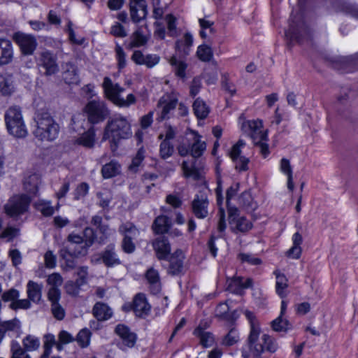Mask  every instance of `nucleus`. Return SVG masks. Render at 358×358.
I'll list each match as a JSON object with an SVG mask.
<instances>
[{
  "mask_svg": "<svg viewBox=\"0 0 358 358\" xmlns=\"http://www.w3.org/2000/svg\"><path fill=\"white\" fill-rule=\"evenodd\" d=\"M132 136L131 125L127 117L115 114L107 122L105 127L103 141H108L113 151H115L121 140Z\"/></svg>",
  "mask_w": 358,
  "mask_h": 358,
  "instance_id": "nucleus-1",
  "label": "nucleus"
},
{
  "mask_svg": "<svg viewBox=\"0 0 358 358\" xmlns=\"http://www.w3.org/2000/svg\"><path fill=\"white\" fill-rule=\"evenodd\" d=\"M255 328L253 327L248 336L249 352H243L245 358L257 357L265 350L274 352L278 348V345L272 338L267 334H263L262 337H259L260 330H257Z\"/></svg>",
  "mask_w": 358,
  "mask_h": 358,
  "instance_id": "nucleus-2",
  "label": "nucleus"
},
{
  "mask_svg": "<svg viewBox=\"0 0 358 358\" xmlns=\"http://www.w3.org/2000/svg\"><path fill=\"white\" fill-rule=\"evenodd\" d=\"M241 129L250 136L262 155L266 158L269 154V150L267 143V131L263 129L262 121L260 120L243 121Z\"/></svg>",
  "mask_w": 358,
  "mask_h": 358,
  "instance_id": "nucleus-3",
  "label": "nucleus"
},
{
  "mask_svg": "<svg viewBox=\"0 0 358 358\" xmlns=\"http://www.w3.org/2000/svg\"><path fill=\"white\" fill-rule=\"evenodd\" d=\"M36 127L34 135L41 141H52L56 139L59 131L58 124L47 112L38 113L35 117Z\"/></svg>",
  "mask_w": 358,
  "mask_h": 358,
  "instance_id": "nucleus-4",
  "label": "nucleus"
},
{
  "mask_svg": "<svg viewBox=\"0 0 358 358\" xmlns=\"http://www.w3.org/2000/svg\"><path fill=\"white\" fill-rule=\"evenodd\" d=\"M4 120L8 133L16 138H24L28 131L20 106H10L4 114Z\"/></svg>",
  "mask_w": 358,
  "mask_h": 358,
  "instance_id": "nucleus-5",
  "label": "nucleus"
},
{
  "mask_svg": "<svg viewBox=\"0 0 358 358\" xmlns=\"http://www.w3.org/2000/svg\"><path fill=\"white\" fill-rule=\"evenodd\" d=\"M187 145L181 143L178 147L180 156L185 157L190 155L194 159L201 157L206 150V143L202 141V136L198 131L187 129L186 133Z\"/></svg>",
  "mask_w": 358,
  "mask_h": 358,
  "instance_id": "nucleus-6",
  "label": "nucleus"
},
{
  "mask_svg": "<svg viewBox=\"0 0 358 358\" xmlns=\"http://www.w3.org/2000/svg\"><path fill=\"white\" fill-rule=\"evenodd\" d=\"M87 120L92 124L103 122L110 115V110L105 101L92 100L89 101L84 108Z\"/></svg>",
  "mask_w": 358,
  "mask_h": 358,
  "instance_id": "nucleus-7",
  "label": "nucleus"
},
{
  "mask_svg": "<svg viewBox=\"0 0 358 358\" xmlns=\"http://www.w3.org/2000/svg\"><path fill=\"white\" fill-rule=\"evenodd\" d=\"M30 201L31 198L28 195H15L6 204V213L10 217L20 215L27 211Z\"/></svg>",
  "mask_w": 358,
  "mask_h": 358,
  "instance_id": "nucleus-8",
  "label": "nucleus"
},
{
  "mask_svg": "<svg viewBox=\"0 0 358 358\" xmlns=\"http://www.w3.org/2000/svg\"><path fill=\"white\" fill-rule=\"evenodd\" d=\"M87 254L85 248H80L79 250L73 249L71 245L64 246L59 250V256L63 262L62 267L64 271H69L73 269L76 266V258L84 256Z\"/></svg>",
  "mask_w": 358,
  "mask_h": 358,
  "instance_id": "nucleus-9",
  "label": "nucleus"
},
{
  "mask_svg": "<svg viewBox=\"0 0 358 358\" xmlns=\"http://www.w3.org/2000/svg\"><path fill=\"white\" fill-rule=\"evenodd\" d=\"M13 39L25 55H32L37 47L36 38L31 34L16 32L13 34Z\"/></svg>",
  "mask_w": 358,
  "mask_h": 358,
  "instance_id": "nucleus-10",
  "label": "nucleus"
},
{
  "mask_svg": "<svg viewBox=\"0 0 358 358\" xmlns=\"http://www.w3.org/2000/svg\"><path fill=\"white\" fill-rule=\"evenodd\" d=\"M37 65L45 70V76H52L59 71L57 57L48 50L41 52L37 59Z\"/></svg>",
  "mask_w": 358,
  "mask_h": 358,
  "instance_id": "nucleus-11",
  "label": "nucleus"
},
{
  "mask_svg": "<svg viewBox=\"0 0 358 358\" xmlns=\"http://www.w3.org/2000/svg\"><path fill=\"white\" fill-rule=\"evenodd\" d=\"M209 326L210 322L208 321L202 320L193 332V334L199 338L200 344L204 348L211 347L215 343L213 334L206 330Z\"/></svg>",
  "mask_w": 358,
  "mask_h": 358,
  "instance_id": "nucleus-12",
  "label": "nucleus"
},
{
  "mask_svg": "<svg viewBox=\"0 0 358 358\" xmlns=\"http://www.w3.org/2000/svg\"><path fill=\"white\" fill-rule=\"evenodd\" d=\"M115 332L122 340L120 348L122 350H125L127 348H131L134 346L137 338L136 335L131 331L127 326L123 324H119L116 326Z\"/></svg>",
  "mask_w": 358,
  "mask_h": 358,
  "instance_id": "nucleus-13",
  "label": "nucleus"
},
{
  "mask_svg": "<svg viewBox=\"0 0 358 358\" xmlns=\"http://www.w3.org/2000/svg\"><path fill=\"white\" fill-rule=\"evenodd\" d=\"M102 87L105 96L114 104L121 94L124 92V87L118 83L113 82L111 78L108 76L103 78Z\"/></svg>",
  "mask_w": 358,
  "mask_h": 358,
  "instance_id": "nucleus-14",
  "label": "nucleus"
},
{
  "mask_svg": "<svg viewBox=\"0 0 358 358\" xmlns=\"http://www.w3.org/2000/svg\"><path fill=\"white\" fill-rule=\"evenodd\" d=\"M61 293L55 289L48 292V299L51 303V312L54 317L58 320H62L66 315L64 308L59 303Z\"/></svg>",
  "mask_w": 358,
  "mask_h": 358,
  "instance_id": "nucleus-15",
  "label": "nucleus"
},
{
  "mask_svg": "<svg viewBox=\"0 0 358 358\" xmlns=\"http://www.w3.org/2000/svg\"><path fill=\"white\" fill-rule=\"evenodd\" d=\"M130 15L135 23L144 20L148 14L147 3L145 0H136L129 2Z\"/></svg>",
  "mask_w": 358,
  "mask_h": 358,
  "instance_id": "nucleus-16",
  "label": "nucleus"
},
{
  "mask_svg": "<svg viewBox=\"0 0 358 358\" xmlns=\"http://www.w3.org/2000/svg\"><path fill=\"white\" fill-rule=\"evenodd\" d=\"M208 200L205 195H196L192 203L194 215L199 219H204L208 215Z\"/></svg>",
  "mask_w": 358,
  "mask_h": 358,
  "instance_id": "nucleus-17",
  "label": "nucleus"
},
{
  "mask_svg": "<svg viewBox=\"0 0 358 358\" xmlns=\"http://www.w3.org/2000/svg\"><path fill=\"white\" fill-rule=\"evenodd\" d=\"M132 309L136 316L144 317L150 312L151 306L148 303L145 294L139 293L133 300Z\"/></svg>",
  "mask_w": 358,
  "mask_h": 358,
  "instance_id": "nucleus-18",
  "label": "nucleus"
},
{
  "mask_svg": "<svg viewBox=\"0 0 358 358\" xmlns=\"http://www.w3.org/2000/svg\"><path fill=\"white\" fill-rule=\"evenodd\" d=\"M275 277V289L276 294L281 298L285 299L289 294V280L286 275L281 273L279 270L273 271Z\"/></svg>",
  "mask_w": 358,
  "mask_h": 358,
  "instance_id": "nucleus-19",
  "label": "nucleus"
},
{
  "mask_svg": "<svg viewBox=\"0 0 358 358\" xmlns=\"http://www.w3.org/2000/svg\"><path fill=\"white\" fill-rule=\"evenodd\" d=\"M178 104L176 98L162 96L158 101L157 108L160 110V117L164 120L169 117L171 112L176 108Z\"/></svg>",
  "mask_w": 358,
  "mask_h": 358,
  "instance_id": "nucleus-20",
  "label": "nucleus"
},
{
  "mask_svg": "<svg viewBox=\"0 0 358 358\" xmlns=\"http://www.w3.org/2000/svg\"><path fill=\"white\" fill-rule=\"evenodd\" d=\"M145 277L151 292L155 294L160 292L162 282L158 271L151 267L145 272Z\"/></svg>",
  "mask_w": 358,
  "mask_h": 358,
  "instance_id": "nucleus-21",
  "label": "nucleus"
},
{
  "mask_svg": "<svg viewBox=\"0 0 358 358\" xmlns=\"http://www.w3.org/2000/svg\"><path fill=\"white\" fill-rule=\"evenodd\" d=\"M13 57V45L10 41L0 38V65L11 62Z\"/></svg>",
  "mask_w": 358,
  "mask_h": 358,
  "instance_id": "nucleus-22",
  "label": "nucleus"
},
{
  "mask_svg": "<svg viewBox=\"0 0 358 358\" xmlns=\"http://www.w3.org/2000/svg\"><path fill=\"white\" fill-rule=\"evenodd\" d=\"M153 247L159 259H166L171 252L169 242L164 236L157 238L153 243Z\"/></svg>",
  "mask_w": 358,
  "mask_h": 358,
  "instance_id": "nucleus-23",
  "label": "nucleus"
},
{
  "mask_svg": "<svg viewBox=\"0 0 358 358\" xmlns=\"http://www.w3.org/2000/svg\"><path fill=\"white\" fill-rule=\"evenodd\" d=\"M184 255L181 250H177L169 259V273L172 275L180 274L183 269Z\"/></svg>",
  "mask_w": 358,
  "mask_h": 358,
  "instance_id": "nucleus-24",
  "label": "nucleus"
},
{
  "mask_svg": "<svg viewBox=\"0 0 358 358\" xmlns=\"http://www.w3.org/2000/svg\"><path fill=\"white\" fill-rule=\"evenodd\" d=\"M63 79L68 85H77L80 82L77 67L71 62L64 65Z\"/></svg>",
  "mask_w": 358,
  "mask_h": 358,
  "instance_id": "nucleus-25",
  "label": "nucleus"
},
{
  "mask_svg": "<svg viewBox=\"0 0 358 358\" xmlns=\"http://www.w3.org/2000/svg\"><path fill=\"white\" fill-rule=\"evenodd\" d=\"M15 90L14 78L10 74H0V94L10 96Z\"/></svg>",
  "mask_w": 358,
  "mask_h": 358,
  "instance_id": "nucleus-26",
  "label": "nucleus"
},
{
  "mask_svg": "<svg viewBox=\"0 0 358 358\" xmlns=\"http://www.w3.org/2000/svg\"><path fill=\"white\" fill-rule=\"evenodd\" d=\"M240 188V184L238 182L233 183L227 191V206L228 209L229 218L231 220H234L237 215L238 209L235 206L230 205V200L232 199L238 193Z\"/></svg>",
  "mask_w": 358,
  "mask_h": 358,
  "instance_id": "nucleus-27",
  "label": "nucleus"
},
{
  "mask_svg": "<svg viewBox=\"0 0 358 358\" xmlns=\"http://www.w3.org/2000/svg\"><path fill=\"white\" fill-rule=\"evenodd\" d=\"M92 313L99 321L108 320L113 315L111 308L107 304L101 302H97L94 304Z\"/></svg>",
  "mask_w": 358,
  "mask_h": 358,
  "instance_id": "nucleus-28",
  "label": "nucleus"
},
{
  "mask_svg": "<svg viewBox=\"0 0 358 358\" xmlns=\"http://www.w3.org/2000/svg\"><path fill=\"white\" fill-rule=\"evenodd\" d=\"M184 176L186 178H192L194 180H199L202 178L203 172L196 167L195 161H184L182 164Z\"/></svg>",
  "mask_w": 358,
  "mask_h": 358,
  "instance_id": "nucleus-29",
  "label": "nucleus"
},
{
  "mask_svg": "<svg viewBox=\"0 0 358 358\" xmlns=\"http://www.w3.org/2000/svg\"><path fill=\"white\" fill-rule=\"evenodd\" d=\"M43 285L29 280L27 285V294L29 299L34 303H39L42 297Z\"/></svg>",
  "mask_w": 358,
  "mask_h": 358,
  "instance_id": "nucleus-30",
  "label": "nucleus"
},
{
  "mask_svg": "<svg viewBox=\"0 0 358 358\" xmlns=\"http://www.w3.org/2000/svg\"><path fill=\"white\" fill-rule=\"evenodd\" d=\"M0 329L6 335V332L15 334L18 337L22 333V325L17 318L0 322Z\"/></svg>",
  "mask_w": 358,
  "mask_h": 358,
  "instance_id": "nucleus-31",
  "label": "nucleus"
},
{
  "mask_svg": "<svg viewBox=\"0 0 358 358\" xmlns=\"http://www.w3.org/2000/svg\"><path fill=\"white\" fill-rule=\"evenodd\" d=\"M193 45V36L189 33L185 34L182 39L176 42V51L182 55H187L190 51Z\"/></svg>",
  "mask_w": 358,
  "mask_h": 358,
  "instance_id": "nucleus-32",
  "label": "nucleus"
},
{
  "mask_svg": "<svg viewBox=\"0 0 358 358\" xmlns=\"http://www.w3.org/2000/svg\"><path fill=\"white\" fill-rule=\"evenodd\" d=\"M302 242V236L299 232L294 234L292 236V246L287 252V255L292 259H299L301 255V245Z\"/></svg>",
  "mask_w": 358,
  "mask_h": 358,
  "instance_id": "nucleus-33",
  "label": "nucleus"
},
{
  "mask_svg": "<svg viewBox=\"0 0 358 358\" xmlns=\"http://www.w3.org/2000/svg\"><path fill=\"white\" fill-rule=\"evenodd\" d=\"M76 143L83 145L85 148H92L95 143L94 128L92 127L87 131L84 132L76 140Z\"/></svg>",
  "mask_w": 358,
  "mask_h": 358,
  "instance_id": "nucleus-34",
  "label": "nucleus"
},
{
  "mask_svg": "<svg viewBox=\"0 0 358 358\" xmlns=\"http://www.w3.org/2000/svg\"><path fill=\"white\" fill-rule=\"evenodd\" d=\"M216 195H217V203L219 208V221L217 225V229L219 231L222 232L226 229V222H225V213L224 209L222 208V204L223 203V196L222 195V190L220 185L216 188Z\"/></svg>",
  "mask_w": 358,
  "mask_h": 358,
  "instance_id": "nucleus-35",
  "label": "nucleus"
},
{
  "mask_svg": "<svg viewBox=\"0 0 358 358\" xmlns=\"http://www.w3.org/2000/svg\"><path fill=\"white\" fill-rule=\"evenodd\" d=\"M171 220L164 215L157 217L152 224V229L156 234H164L168 231L171 227Z\"/></svg>",
  "mask_w": 358,
  "mask_h": 358,
  "instance_id": "nucleus-36",
  "label": "nucleus"
},
{
  "mask_svg": "<svg viewBox=\"0 0 358 358\" xmlns=\"http://www.w3.org/2000/svg\"><path fill=\"white\" fill-rule=\"evenodd\" d=\"M103 262L108 267L120 264L121 262L114 251V246H109L102 254Z\"/></svg>",
  "mask_w": 358,
  "mask_h": 358,
  "instance_id": "nucleus-37",
  "label": "nucleus"
},
{
  "mask_svg": "<svg viewBox=\"0 0 358 358\" xmlns=\"http://www.w3.org/2000/svg\"><path fill=\"white\" fill-rule=\"evenodd\" d=\"M169 64L171 65L176 76L181 78H185V71L187 68V64L185 62L178 59L176 56H173L169 59Z\"/></svg>",
  "mask_w": 358,
  "mask_h": 358,
  "instance_id": "nucleus-38",
  "label": "nucleus"
},
{
  "mask_svg": "<svg viewBox=\"0 0 358 358\" xmlns=\"http://www.w3.org/2000/svg\"><path fill=\"white\" fill-rule=\"evenodd\" d=\"M280 170L282 173L287 176V188L292 191L294 189V185L293 182L292 169L289 160L285 158H282L280 163Z\"/></svg>",
  "mask_w": 358,
  "mask_h": 358,
  "instance_id": "nucleus-39",
  "label": "nucleus"
},
{
  "mask_svg": "<svg viewBox=\"0 0 358 358\" xmlns=\"http://www.w3.org/2000/svg\"><path fill=\"white\" fill-rule=\"evenodd\" d=\"M119 232L121 235L129 238H136L139 235V230L130 222L122 223L119 227Z\"/></svg>",
  "mask_w": 358,
  "mask_h": 358,
  "instance_id": "nucleus-40",
  "label": "nucleus"
},
{
  "mask_svg": "<svg viewBox=\"0 0 358 358\" xmlns=\"http://www.w3.org/2000/svg\"><path fill=\"white\" fill-rule=\"evenodd\" d=\"M193 110L197 118L201 120L205 119L210 112L209 107L200 98L194 101L193 103Z\"/></svg>",
  "mask_w": 358,
  "mask_h": 358,
  "instance_id": "nucleus-41",
  "label": "nucleus"
},
{
  "mask_svg": "<svg viewBox=\"0 0 358 358\" xmlns=\"http://www.w3.org/2000/svg\"><path fill=\"white\" fill-rule=\"evenodd\" d=\"M22 346L28 352L36 351L41 346L39 338L32 334H28L24 336L22 341Z\"/></svg>",
  "mask_w": 358,
  "mask_h": 358,
  "instance_id": "nucleus-42",
  "label": "nucleus"
},
{
  "mask_svg": "<svg viewBox=\"0 0 358 358\" xmlns=\"http://www.w3.org/2000/svg\"><path fill=\"white\" fill-rule=\"evenodd\" d=\"M28 351L15 340L10 342V358H31Z\"/></svg>",
  "mask_w": 358,
  "mask_h": 358,
  "instance_id": "nucleus-43",
  "label": "nucleus"
},
{
  "mask_svg": "<svg viewBox=\"0 0 358 358\" xmlns=\"http://www.w3.org/2000/svg\"><path fill=\"white\" fill-rule=\"evenodd\" d=\"M38 184L39 178L36 174L31 175L24 180V188L31 195H36L38 192Z\"/></svg>",
  "mask_w": 358,
  "mask_h": 358,
  "instance_id": "nucleus-44",
  "label": "nucleus"
},
{
  "mask_svg": "<svg viewBox=\"0 0 358 358\" xmlns=\"http://www.w3.org/2000/svg\"><path fill=\"white\" fill-rule=\"evenodd\" d=\"M120 165L115 161H111L105 164L101 169V173L104 178H110L120 173Z\"/></svg>",
  "mask_w": 358,
  "mask_h": 358,
  "instance_id": "nucleus-45",
  "label": "nucleus"
},
{
  "mask_svg": "<svg viewBox=\"0 0 358 358\" xmlns=\"http://www.w3.org/2000/svg\"><path fill=\"white\" fill-rule=\"evenodd\" d=\"M229 222L235 224L236 229L241 232H246L252 229V222L247 220L245 217H239L238 211L237 212V215L234 220H231L229 218Z\"/></svg>",
  "mask_w": 358,
  "mask_h": 358,
  "instance_id": "nucleus-46",
  "label": "nucleus"
},
{
  "mask_svg": "<svg viewBox=\"0 0 358 358\" xmlns=\"http://www.w3.org/2000/svg\"><path fill=\"white\" fill-rule=\"evenodd\" d=\"M199 23L201 27L199 34L202 38H206L209 34L214 32V28L213 27L214 22L213 21L206 18H200L199 19Z\"/></svg>",
  "mask_w": 358,
  "mask_h": 358,
  "instance_id": "nucleus-47",
  "label": "nucleus"
},
{
  "mask_svg": "<svg viewBox=\"0 0 358 358\" xmlns=\"http://www.w3.org/2000/svg\"><path fill=\"white\" fill-rule=\"evenodd\" d=\"M37 210L40 211L43 215L49 217L53 215L54 208L52 206L51 201L45 200H39L34 204Z\"/></svg>",
  "mask_w": 358,
  "mask_h": 358,
  "instance_id": "nucleus-48",
  "label": "nucleus"
},
{
  "mask_svg": "<svg viewBox=\"0 0 358 358\" xmlns=\"http://www.w3.org/2000/svg\"><path fill=\"white\" fill-rule=\"evenodd\" d=\"M47 283L51 286L48 292H50L52 289H55L59 293H61L59 287H61L63 283V278L59 273H53L49 275L47 279Z\"/></svg>",
  "mask_w": 358,
  "mask_h": 358,
  "instance_id": "nucleus-49",
  "label": "nucleus"
},
{
  "mask_svg": "<svg viewBox=\"0 0 358 358\" xmlns=\"http://www.w3.org/2000/svg\"><path fill=\"white\" fill-rule=\"evenodd\" d=\"M148 41V38L143 34L141 29L138 28L136 30L131 36V47H141L144 45Z\"/></svg>",
  "mask_w": 358,
  "mask_h": 358,
  "instance_id": "nucleus-50",
  "label": "nucleus"
},
{
  "mask_svg": "<svg viewBox=\"0 0 358 358\" xmlns=\"http://www.w3.org/2000/svg\"><path fill=\"white\" fill-rule=\"evenodd\" d=\"M196 55L200 60L208 62L212 59L213 53L210 47L206 45H201L197 48Z\"/></svg>",
  "mask_w": 358,
  "mask_h": 358,
  "instance_id": "nucleus-51",
  "label": "nucleus"
},
{
  "mask_svg": "<svg viewBox=\"0 0 358 358\" xmlns=\"http://www.w3.org/2000/svg\"><path fill=\"white\" fill-rule=\"evenodd\" d=\"M239 341V333L235 328H231L228 334L223 338L222 344L226 346H231Z\"/></svg>",
  "mask_w": 358,
  "mask_h": 358,
  "instance_id": "nucleus-52",
  "label": "nucleus"
},
{
  "mask_svg": "<svg viewBox=\"0 0 358 358\" xmlns=\"http://www.w3.org/2000/svg\"><path fill=\"white\" fill-rule=\"evenodd\" d=\"M271 326L275 331H286L290 328L288 320L282 318L281 315L271 322Z\"/></svg>",
  "mask_w": 358,
  "mask_h": 358,
  "instance_id": "nucleus-53",
  "label": "nucleus"
},
{
  "mask_svg": "<svg viewBox=\"0 0 358 358\" xmlns=\"http://www.w3.org/2000/svg\"><path fill=\"white\" fill-rule=\"evenodd\" d=\"M58 343L57 344V350L62 351L63 345L69 344L74 341L73 336L66 331H61L58 335Z\"/></svg>",
  "mask_w": 358,
  "mask_h": 358,
  "instance_id": "nucleus-54",
  "label": "nucleus"
},
{
  "mask_svg": "<svg viewBox=\"0 0 358 358\" xmlns=\"http://www.w3.org/2000/svg\"><path fill=\"white\" fill-rule=\"evenodd\" d=\"M174 151L173 145L169 141H162L159 147V154L162 159L170 157Z\"/></svg>",
  "mask_w": 358,
  "mask_h": 358,
  "instance_id": "nucleus-55",
  "label": "nucleus"
},
{
  "mask_svg": "<svg viewBox=\"0 0 358 358\" xmlns=\"http://www.w3.org/2000/svg\"><path fill=\"white\" fill-rule=\"evenodd\" d=\"M91 332L87 329H83L77 335L76 341L82 348L87 347L90 342Z\"/></svg>",
  "mask_w": 358,
  "mask_h": 358,
  "instance_id": "nucleus-56",
  "label": "nucleus"
},
{
  "mask_svg": "<svg viewBox=\"0 0 358 358\" xmlns=\"http://www.w3.org/2000/svg\"><path fill=\"white\" fill-rule=\"evenodd\" d=\"M238 258L242 263H247L250 265L257 266L262 264V260L255 255L250 253H240Z\"/></svg>",
  "mask_w": 358,
  "mask_h": 358,
  "instance_id": "nucleus-57",
  "label": "nucleus"
},
{
  "mask_svg": "<svg viewBox=\"0 0 358 358\" xmlns=\"http://www.w3.org/2000/svg\"><path fill=\"white\" fill-rule=\"evenodd\" d=\"M43 351L52 353V349L54 346L57 348L58 341H56L55 336L52 334H46L43 336Z\"/></svg>",
  "mask_w": 358,
  "mask_h": 358,
  "instance_id": "nucleus-58",
  "label": "nucleus"
},
{
  "mask_svg": "<svg viewBox=\"0 0 358 358\" xmlns=\"http://www.w3.org/2000/svg\"><path fill=\"white\" fill-rule=\"evenodd\" d=\"M67 239L69 243L68 245H71L73 249L79 250L80 246H85L84 238L80 235L72 233L68 236Z\"/></svg>",
  "mask_w": 358,
  "mask_h": 358,
  "instance_id": "nucleus-59",
  "label": "nucleus"
},
{
  "mask_svg": "<svg viewBox=\"0 0 358 358\" xmlns=\"http://www.w3.org/2000/svg\"><path fill=\"white\" fill-rule=\"evenodd\" d=\"M84 238L85 246H80V248H85L87 252V249L93 244L96 239V234L94 230L90 227L85 228L84 230Z\"/></svg>",
  "mask_w": 358,
  "mask_h": 358,
  "instance_id": "nucleus-60",
  "label": "nucleus"
},
{
  "mask_svg": "<svg viewBox=\"0 0 358 358\" xmlns=\"http://www.w3.org/2000/svg\"><path fill=\"white\" fill-rule=\"evenodd\" d=\"M145 157V150L143 147L140 148L136 155V156L133 158L131 165L129 166V169L133 171H136L138 166L142 163L143 160Z\"/></svg>",
  "mask_w": 358,
  "mask_h": 358,
  "instance_id": "nucleus-61",
  "label": "nucleus"
},
{
  "mask_svg": "<svg viewBox=\"0 0 358 358\" xmlns=\"http://www.w3.org/2000/svg\"><path fill=\"white\" fill-rule=\"evenodd\" d=\"M136 101V96L133 94H129L126 99L120 95L117 99L115 105L119 107L128 108L131 105L134 104Z\"/></svg>",
  "mask_w": 358,
  "mask_h": 358,
  "instance_id": "nucleus-62",
  "label": "nucleus"
},
{
  "mask_svg": "<svg viewBox=\"0 0 358 358\" xmlns=\"http://www.w3.org/2000/svg\"><path fill=\"white\" fill-rule=\"evenodd\" d=\"M116 59L119 69H124L127 64L126 54L121 46L117 45L115 47Z\"/></svg>",
  "mask_w": 358,
  "mask_h": 358,
  "instance_id": "nucleus-63",
  "label": "nucleus"
},
{
  "mask_svg": "<svg viewBox=\"0 0 358 358\" xmlns=\"http://www.w3.org/2000/svg\"><path fill=\"white\" fill-rule=\"evenodd\" d=\"M45 266L48 268H54L57 265V257L51 250H48L44 255Z\"/></svg>",
  "mask_w": 358,
  "mask_h": 358,
  "instance_id": "nucleus-64",
  "label": "nucleus"
}]
</instances>
